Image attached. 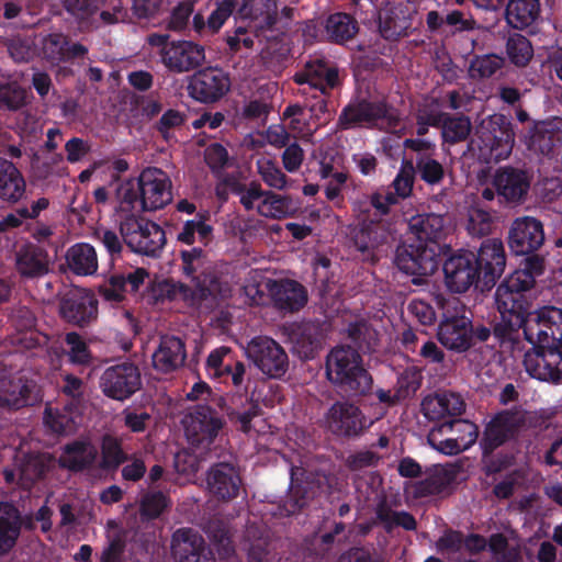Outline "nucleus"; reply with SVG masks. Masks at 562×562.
Segmentation results:
<instances>
[{
  "instance_id": "27",
  "label": "nucleus",
  "mask_w": 562,
  "mask_h": 562,
  "mask_svg": "<svg viewBox=\"0 0 562 562\" xmlns=\"http://www.w3.org/2000/svg\"><path fill=\"white\" fill-rule=\"evenodd\" d=\"M186 359L183 342L173 336L164 337L153 355L154 367L161 372H170L179 368Z\"/></svg>"
},
{
  "instance_id": "44",
  "label": "nucleus",
  "mask_w": 562,
  "mask_h": 562,
  "mask_svg": "<svg viewBox=\"0 0 562 562\" xmlns=\"http://www.w3.org/2000/svg\"><path fill=\"white\" fill-rule=\"evenodd\" d=\"M492 218L491 215L476 206H473L468 212L467 231L472 236H483L491 231Z\"/></svg>"
},
{
  "instance_id": "19",
  "label": "nucleus",
  "mask_w": 562,
  "mask_h": 562,
  "mask_svg": "<svg viewBox=\"0 0 562 562\" xmlns=\"http://www.w3.org/2000/svg\"><path fill=\"white\" fill-rule=\"evenodd\" d=\"M475 266L477 273L482 274L487 284H494L506 267V255L504 245L499 239H487L480 247L475 256Z\"/></svg>"
},
{
  "instance_id": "25",
  "label": "nucleus",
  "mask_w": 562,
  "mask_h": 562,
  "mask_svg": "<svg viewBox=\"0 0 562 562\" xmlns=\"http://www.w3.org/2000/svg\"><path fill=\"white\" fill-rule=\"evenodd\" d=\"M471 322L465 316L445 318L438 329L439 341L448 349L462 351L470 346Z\"/></svg>"
},
{
  "instance_id": "52",
  "label": "nucleus",
  "mask_w": 562,
  "mask_h": 562,
  "mask_svg": "<svg viewBox=\"0 0 562 562\" xmlns=\"http://www.w3.org/2000/svg\"><path fill=\"white\" fill-rule=\"evenodd\" d=\"M417 169L422 179L429 184L438 183L445 173L442 166L431 158L420 159L417 162Z\"/></svg>"
},
{
  "instance_id": "50",
  "label": "nucleus",
  "mask_w": 562,
  "mask_h": 562,
  "mask_svg": "<svg viewBox=\"0 0 562 562\" xmlns=\"http://www.w3.org/2000/svg\"><path fill=\"white\" fill-rule=\"evenodd\" d=\"M102 465L104 468H116L124 459L119 441L105 436L102 441Z\"/></svg>"
},
{
  "instance_id": "46",
  "label": "nucleus",
  "mask_w": 562,
  "mask_h": 562,
  "mask_svg": "<svg viewBox=\"0 0 562 562\" xmlns=\"http://www.w3.org/2000/svg\"><path fill=\"white\" fill-rule=\"evenodd\" d=\"M258 171L263 181L272 188L283 189L286 184L284 173L270 159L261 158L257 161Z\"/></svg>"
},
{
  "instance_id": "37",
  "label": "nucleus",
  "mask_w": 562,
  "mask_h": 562,
  "mask_svg": "<svg viewBox=\"0 0 562 562\" xmlns=\"http://www.w3.org/2000/svg\"><path fill=\"white\" fill-rule=\"evenodd\" d=\"M18 268L24 276H40L47 271V260L42 251L25 248L18 256Z\"/></svg>"
},
{
  "instance_id": "54",
  "label": "nucleus",
  "mask_w": 562,
  "mask_h": 562,
  "mask_svg": "<svg viewBox=\"0 0 562 562\" xmlns=\"http://www.w3.org/2000/svg\"><path fill=\"white\" fill-rule=\"evenodd\" d=\"M45 424L55 432H68L74 429V417L66 416L58 412L54 413L52 408L45 411Z\"/></svg>"
},
{
  "instance_id": "30",
  "label": "nucleus",
  "mask_w": 562,
  "mask_h": 562,
  "mask_svg": "<svg viewBox=\"0 0 562 562\" xmlns=\"http://www.w3.org/2000/svg\"><path fill=\"white\" fill-rule=\"evenodd\" d=\"M267 286L280 308L292 311L302 307L306 302L304 289L295 281H273L271 285L267 284Z\"/></svg>"
},
{
  "instance_id": "34",
  "label": "nucleus",
  "mask_w": 562,
  "mask_h": 562,
  "mask_svg": "<svg viewBox=\"0 0 562 562\" xmlns=\"http://www.w3.org/2000/svg\"><path fill=\"white\" fill-rule=\"evenodd\" d=\"M67 262L69 268L77 274H92L98 269V259L95 250L89 244H76L67 251Z\"/></svg>"
},
{
  "instance_id": "5",
  "label": "nucleus",
  "mask_w": 562,
  "mask_h": 562,
  "mask_svg": "<svg viewBox=\"0 0 562 562\" xmlns=\"http://www.w3.org/2000/svg\"><path fill=\"white\" fill-rule=\"evenodd\" d=\"M235 18L238 25L235 35L229 36L227 43L235 49L240 44L249 48L254 45V40L247 33L258 37L271 30L278 20V7L274 0H240Z\"/></svg>"
},
{
  "instance_id": "55",
  "label": "nucleus",
  "mask_w": 562,
  "mask_h": 562,
  "mask_svg": "<svg viewBox=\"0 0 562 562\" xmlns=\"http://www.w3.org/2000/svg\"><path fill=\"white\" fill-rule=\"evenodd\" d=\"M116 528L114 521L108 522V532H109V546L103 550L101 555L102 562H119L121 554L123 552V542L121 538L115 537V535H111V529Z\"/></svg>"
},
{
  "instance_id": "23",
  "label": "nucleus",
  "mask_w": 562,
  "mask_h": 562,
  "mask_svg": "<svg viewBox=\"0 0 562 562\" xmlns=\"http://www.w3.org/2000/svg\"><path fill=\"white\" fill-rule=\"evenodd\" d=\"M422 408L428 419L443 420L462 415L465 403L459 394L443 392L425 397Z\"/></svg>"
},
{
  "instance_id": "6",
  "label": "nucleus",
  "mask_w": 562,
  "mask_h": 562,
  "mask_svg": "<svg viewBox=\"0 0 562 562\" xmlns=\"http://www.w3.org/2000/svg\"><path fill=\"white\" fill-rule=\"evenodd\" d=\"M327 378L348 391L362 394L371 387L372 380L362 368L360 356L351 348H336L327 357Z\"/></svg>"
},
{
  "instance_id": "61",
  "label": "nucleus",
  "mask_w": 562,
  "mask_h": 562,
  "mask_svg": "<svg viewBox=\"0 0 562 562\" xmlns=\"http://www.w3.org/2000/svg\"><path fill=\"white\" fill-rule=\"evenodd\" d=\"M408 310L422 324L430 325L436 321V314L432 307L424 301H413Z\"/></svg>"
},
{
  "instance_id": "2",
  "label": "nucleus",
  "mask_w": 562,
  "mask_h": 562,
  "mask_svg": "<svg viewBox=\"0 0 562 562\" xmlns=\"http://www.w3.org/2000/svg\"><path fill=\"white\" fill-rule=\"evenodd\" d=\"M409 228L417 243L398 247L396 265L411 276H430L439 265L436 239L441 236L443 218L437 214L417 215L411 218Z\"/></svg>"
},
{
  "instance_id": "16",
  "label": "nucleus",
  "mask_w": 562,
  "mask_h": 562,
  "mask_svg": "<svg viewBox=\"0 0 562 562\" xmlns=\"http://www.w3.org/2000/svg\"><path fill=\"white\" fill-rule=\"evenodd\" d=\"M371 423H368L358 407L348 403L334 404L324 419V425L330 432L342 437L357 436Z\"/></svg>"
},
{
  "instance_id": "45",
  "label": "nucleus",
  "mask_w": 562,
  "mask_h": 562,
  "mask_svg": "<svg viewBox=\"0 0 562 562\" xmlns=\"http://www.w3.org/2000/svg\"><path fill=\"white\" fill-rule=\"evenodd\" d=\"M284 120L288 121L289 128L300 137H306L313 133V128L306 122V115L297 105L286 108L283 113Z\"/></svg>"
},
{
  "instance_id": "49",
  "label": "nucleus",
  "mask_w": 562,
  "mask_h": 562,
  "mask_svg": "<svg viewBox=\"0 0 562 562\" xmlns=\"http://www.w3.org/2000/svg\"><path fill=\"white\" fill-rule=\"evenodd\" d=\"M415 168L412 162L402 164L401 170L393 181L394 189L398 196L407 198L413 189Z\"/></svg>"
},
{
  "instance_id": "35",
  "label": "nucleus",
  "mask_w": 562,
  "mask_h": 562,
  "mask_svg": "<svg viewBox=\"0 0 562 562\" xmlns=\"http://www.w3.org/2000/svg\"><path fill=\"white\" fill-rule=\"evenodd\" d=\"M19 535L18 510L10 504L0 503V553L10 550Z\"/></svg>"
},
{
  "instance_id": "22",
  "label": "nucleus",
  "mask_w": 562,
  "mask_h": 562,
  "mask_svg": "<svg viewBox=\"0 0 562 562\" xmlns=\"http://www.w3.org/2000/svg\"><path fill=\"white\" fill-rule=\"evenodd\" d=\"M60 313L68 322L83 325L95 317L97 302L89 291L75 289L63 300Z\"/></svg>"
},
{
  "instance_id": "38",
  "label": "nucleus",
  "mask_w": 562,
  "mask_h": 562,
  "mask_svg": "<svg viewBox=\"0 0 562 562\" xmlns=\"http://www.w3.org/2000/svg\"><path fill=\"white\" fill-rule=\"evenodd\" d=\"M326 32L331 40L345 42L356 34V24L349 15L336 13L328 18Z\"/></svg>"
},
{
  "instance_id": "33",
  "label": "nucleus",
  "mask_w": 562,
  "mask_h": 562,
  "mask_svg": "<svg viewBox=\"0 0 562 562\" xmlns=\"http://www.w3.org/2000/svg\"><path fill=\"white\" fill-rule=\"evenodd\" d=\"M97 457L95 448L87 441H76L64 448L59 463L69 470H80L91 464Z\"/></svg>"
},
{
  "instance_id": "42",
  "label": "nucleus",
  "mask_w": 562,
  "mask_h": 562,
  "mask_svg": "<svg viewBox=\"0 0 562 562\" xmlns=\"http://www.w3.org/2000/svg\"><path fill=\"white\" fill-rule=\"evenodd\" d=\"M471 132V123L467 117H450L443 121L442 137L447 143L464 140Z\"/></svg>"
},
{
  "instance_id": "60",
  "label": "nucleus",
  "mask_w": 562,
  "mask_h": 562,
  "mask_svg": "<svg viewBox=\"0 0 562 562\" xmlns=\"http://www.w3.org/2000/svg\"><path fill=\"white\" fill-rule=\"evenodd\" d=\"M304 159V151L297 144L285 148L282 155V162L286 171L295 172L300 169Z\"/></svg>"
},
{
  "instance_id": "24",
  "label": "nucleus",
  "mask_w": 562,
  "mask_h": 562,
  "mask_svg": "<svg viewBox=\"0 0 562 562\" xmlns=\"http://www.w3.org/2000/svg\"><path fill=\"white\" fill-rule=\"evenodd\" d=\"M494 186L498 195L509 203L522 202L530 188L526 172L514 169H502L494 177Z\"/></svg>"
},
{
  "instance_id": "12",
  "label": "nucleus",
  "mask_w": 562,
  "mask_h": 562,
  "mask_svg": "<svg viewBox=\"0 0 562 562\" xmlns=\"http://www.w3.org/2000/svg\"><path fill=\"white\" fill-rule=\"evenodd\" d=\"M544 243L542 223L532 216H521L513 221L508 232V246L516 256L538 250Z\"/></svg>"
},
{
  "instance_id": "51",
  "label": "nucleus",
  "mask_w": 562,
  "mask_h": 562,
  "mask_svg": "<svg viewBox=\"0 0 562 562\" xmlns=\"http://www.w3.org/2000/svg\"><path fill=\"white\" fill-rule=\"evenodd\" d=\"M267 284L271 285L272 281L262 280L261 276L257 272H255L244 284V293L247 297L248 302L251 304H259L262 301L263 291L265 289L269 290V286Z\"/></svg>"
},
{
  "instance_id": "63",
  "label": "nucleus",
  "mask_w": 562,
  "mask_h": 562,
  "mask_svg": "<svg viewBox=\"0 0 562 562\" xmlns=\"http://www.w3.org/2000/svg\"><path fill=\"white\" fill-rule=\"evenodd\" d=\"M227 157L226 149L220 144H212L205 150V161L212 169L223 167Z\"/></svg>"
},
{
  "instance_id": "1",
  "label": "nucleus",
  "mask_w": 562,
  "mask_h": 562,
  "mask_svg": "<svg viewBox=\"0 0 562 562\" xmlns=\"http://www.w3.org/2000/svg\"><path fill=\"white\" fill-rule=\"evenodd\" d=\"M507 325L522 327L526 339L535 347L525 353L524 366L527 373L539 381L561 383L562 310H529L520 324Z\"/></svg>"
},
{
  "instance_id": "4",
  "label": "nucleus",
  "mask_w": 562,
  "mask_h": 562,
  "mask_svg": "<svg viewBox=\"0 0 562 562\" xmlns=\"http://www.w3.org/2000/svg\"><path fill=\"white\" fill-rule=\"evenodd\" d=\"M172 183L169 176L159 168L144 169L136 182L124 181L117 189V212L130 213L136 210L156 211L165 207L172 201Z\"/></svg>"
},
{
  "instance_id": "56",
  "label": "nucleus",
  "mask_w": 562,
  "mask_h": 562,
  "mask_svg": "<svg viewBox=\"0 0 562 562\" xmlns=\"http://www.w3.org/2000/svg\"><path fill=\"white\" fill-rule=\"evenodd\" d=\"M381 26L380 31L385 38H394L405 33L409 23L405 16L395 19H387L380 16Z\"/></svg>"
},
{
  "instance_id": "62",
  "label": "nucleus",
  "mask_w": 562,
  "mask_h": 562,
  "mask_svg": "<svg viewBox=\"0 0 562 562\" xmlns=\"http://www.w3.org/2000/svg\"><path fill=\"white\" fill-rule=\"evenodd\" d=\"M241 549L247 552L250 562H263L267 557L266 541L260 538L254 543L248 538L245 539Z\"/></svg>"
},
{
  "instance_id": "15",
  "label": "nucleus",
  "mask_w": 562,
  "mask_h": 562,
  "mask_svg": "<svg viewBox=\"0 0 562 562\" xmlns=\"http://www.w3.org/2000/svg\"><path fill=\"white\" fill-rule=\"evenodd\" d=\"M228 76L218 68H206L195 72L189 82V94L201 102H213L229 90Z\"/></svg>"
},
{
  "instance_id": "20",
  "label": "nucleus",
  "mask_w": 562,
  "mask_h": 562,
  "mask_svg": "<svg viewBox=\"0 0 562 562\" xmlns=\"http://www.w3.org/2000/svg\"><path fill=\"white\" fill-rule=\"evenodd\" d=\"M205 369L212 379H231L238 386L243 383L245 366L233 357L228 347H220L213 350L206 359Z\"/></svg>"
},
{
  "instance_id": "13",
  "label": "nucleus",
  "mask_w": 562,
  "mask_h": 562,
  "mask_svg": "<svg viewBox=\"0 0 562 562\" xmlns=\"http://www.w3.org/2000/svg\"><path fill=\"white\" fill-rule=\"evenodd\" d=\"M140 386L138 369L128 362L108 368L101 378V387L105 395L123 401Z\"/></svg>"
},
{
  "instance_id": "18",
  "label": "nucleus",
  "mask_w": 562,
  "mask_h": 562,
  "mask_svg": "<svg viewBox=\"0 0 562 562\" xmlns=\"http://www.w3.org/2000/svg\"><path fill=\"white\" fill-rule=\"evenodd\" d=\"M443 271L446 284L452 292H465L479 277L475 255L462 252L451 256L445 262Z\"/></svg>"
},
{
  "instance_id": "58",
  "label": "nucleus",
  "mask_w": 562,
  "mask_h": 562,
  "mask_svg": "<svg viewBox=\"0 0 562 562\" xmlns=\"http://www.w3.org/2000/svg\"><path fill=\"white\" fill-rule=\"evenodd\" d=\"M506 546V539L502 535H494L490 539V549L496 555L497 562H520L519 554L515 550L499 555Z\"/></svg>"
},
{
  "instance_id": "17",
  "label": "nucleus",
  "mask_w": 562,
  "mask_h": 562,
  "mask_svg": "<svg viewBox=\"0 0 562 562\" xmlns=\"http://www.w3.org/2000/svg\"><path fill=\"white\" fill-rule=\"evenodd\" d=\"M183 426L192 446H207L217 435L222 423L209 407L199 406L184 417Z\"/></svg>"
},
{
  "instance_id": "29",
  "label": "nucleus",
  "mask_w": 562,
  "mask_h": 562,
  "mask_svg": "<svg viewBox=\"0 0 562 562\" xmlns=\"http://www.w3.org/2000/svg\"><path fill=\"white\" fill-rule=\"evenodd\" d=\"M25 193V181L18 168L0 158V200L8 203L19 202Z\"/></svg>"
},
{
  "instance_id": "3",
  "label": "nucleus",
  "mask_w": 562,
  "mask_h": 562,
  "mask_svg": "<svg viewBox=\"0 0 562 562\" xmlns=\"http://www.w3.org/2000/svg\"><path fill=\"white\" fill-rule=\"evenodd\" d=\"M544 272V260L539 256L525 259L522 266L509 273L497 286L495 304L506 324H520L522 316L531 308L527 296L536 279Z\"/></svg>"
},
{
  "instance_id": "32",
  "label": "nucleus",
  "mask_w": 562,
  "mask_h": 562,
  "mask_svg": "<svg viewBox=\"0 0 562 562\" xmlns=\"http://www.w3.org/2000/svg\"><path fill=\"white\" fill-rule=\"evenodd\" d=\"M539 15V0H509L506 7V21L515 29L530 26Z\"/></svg>"
},
{
  "instance_id": "26",
  "label": "nucleus",
  "mask_w": 562,
  "mask_h": 562,
  "mask_svg": "<svg viewBox=\"0 0 562 562\" xmlns=\"http://www.w3.org/2000/svg\"><path fill=\"white\" fill-rule=\"evenodd\" d=\"M206 484L210 493L214 496L227 499L238 494L240 479L233 467L220 464L209 472Z\"/></svg>"
},
{
  "instance_id": "64",
  "label": "nucleus",
  "mask_w": 562,
  "mask_h": 562,
  "mask_svg": "<svg viewBox=\"0 0 562 562\" xmlns=\"http://www.w3.org/2000/svg\"><path fill=\"white\" fill-rule=\"evenodd\" d=\"M336 562H383L381 559L373 558L370 552L363 548H352L344 552Z\"/></svg>"
},
{
  "instance_id": "31",
  "label": "nucleus",
  "mask_w": 562,
  "mask_h": 562,
  "mask_svg": "<svg viewBox=\"0 0 562 562\" xmlns=\"http://www.w3.org/2000/svg\"><path fill=\"white\" fill-rule=\"evenodd\" d=\"M337 76L335 69L327 67L321 60H315L307 64L304 72L295 76V81L300 85L307 83L324 93L327 88L335 86Z\"/></svg>"
},
{
  "instance_id": "28",
  "label": "nucleus",
  "mask_w": 562,
  "mask_h": 562,
  "mask_svg": "<svg viewBox=\"0 0 562 562\" xmlns=\"http://www.w3.org/2000/svg\"><path fill=\"white\" fill-rule=\"evenodd\" d=\"M520 427L518 415L504 412L495 416L487 425L484 434V443L495 448L512 438Z\"/></svg>"
},
{
  "instance_id": "47",
  "label": "nucleus",
  "mask_w": 562,
  "mask_h": 562,
  "mask_svg": "<svg viewBox=\"0 0 562 562\" xmlns=\"http://www.w3.org/2000/svg\"><path fill=\"white\" fill-rule=\"evenodd\" d=\"M66 344L68 346L67 353L72 363L85 364L89 361L90 352L80 336L75 333L67 334Z\"/></svg>"
},
{
  "instance_id": "36",
  "label": "nucleus",
  "mask_w": 562,
  "mask_h": 562,
  "mask_svg": "<svg viewBox=\"0 0 562 562\" xmlns=\"http://www.w3.org/2000/svg\"><path fill=\"white\" fill-rule=\"evenodd\" d=\"M382 113L383 110L380 106L362 101L347 106L340 115L339 122L344 127L349 128L357 124L370 122Z\"/></svg>"
},
{
  "instance_id": "21",
  "label": "nucleus",
  "mask_w": 562,
  "mask_h": 562,
  "mask_svg": "<svg viewBox=\"0 0 562 562\" xmlns=\"http://www.w3.org/2000/svg\"><path fill=\"white\" fill-rule=\"evenodd\" d=\"M171 554L176 562H214L211 552L205 549L202 538L187 529L173 533Z\"/></svg>"
},
{
  "instance_id": "8",
  "label": "nucleus",
  "mask_w": 562,
  "mask_h": 562,
  "mask_svg": "<svg viewBox=\"0 0 562 562\" xmlns=\"http://www.w3.org/2000/svg\"><path fill=\"white\" fill-rule=\"evenodd\" d=\"M476 439V426L462 419L443 423L428 434V442L445 454H457L467 450Z\"/></svg>"
},
{
  "instance_id": "48",
  "label": "nucleus",
  "mask_w": 562,
  "mask_h": 562,
  "mask_svg": "<svg viewBox=\"0 0 562 562\" xmlns=\"http://www.w3.org/2000/svg\"><path fill=\"white\" fill-rule=\"evenodd\" d=\"M26 92L15 83L0 87V108L18 109L25 103Z\"/></svg>"
},
{
  "instance_id": "40",
  "label": "nucleus",
  "mask_w": 562,
  "mask_h": 562,
  "mask_svg": "<svg viewBox=\"0 0 562 562\" xmlns=\"http://www.w3.org/2000/svg\"><path fill=\"white\" fill-rule=\"evenodd\" d=\"M206 217L207 214L199 213L194 220L186 222L178 239L188 245L193 244L195 233L201 240L207 239L212 233V227L206 223Z\"/></svg>"
},
{
  "instance_id": "11",
  "label": "nucleus",
  "mask_w": 562,
  "mask_h": 562,
  "mask_svg": "<svg viewBox=\"0 0 562 562\" xmlns=\"http://www.w3.org/2000/svg\"><path fill=\"white\" fill-rule=\"evenodd\" d=\"M244 349L247 358L266 375L279 378L285 373L288 357L274 340L268 337H256Z\"/></svg>"
},
{
  "instance_id": "59",
  "label": "nucleus",
  "mask_w": 562,
  "mask_h": 562,
  "mask_svg": "<svg viewBox=\"0 0 562 562\" xmlns=\"http://www.w3.org/2000/svg\"><path fill=\"white\" fill-rule=\"evenodd\" d=\"M167 507V498L162 494H153L144 498L142 514L148 518L157 517Z\"/></svg>"
},
{
  "instance_id": "14",
  "label": "nucleus",
  "mask_w": 562,
  "mask_h": 562,
  "mask_svg": "<svg viewBox=\"0 0 562 562\" xmlns=\"http://www.w3.org/2000/svg\"><path fill=\"white\" fill-rule=\"evenodd\" d=\"M491 130L484 134V145L480 147L481 156L486 160L507 158L513 149L515 134L510 123L501 114L490 116Z\"/></svg>"
},
{
  "instance_id": "53",
  "label": "nucleus",
  "mask_w": 562,
  "mask_h": 562,
  "mask_svg": "<svg viewBox=\"0 0 562 562\" xmlns=\"http://www.w3.org/2000/svg\"><path fill=\"white\" fill-rule=\"evenodd\" d=\"M199 465L200 463L195 451L184 450L178 452L175 457L176 470L187 477L193 475L199 470Z\"/></svg>"
},
{
  "instance_id": "43",
  "label": "nucleus",
  "mask_w": 562,
  "mask_h": 562,
  "mask_svg": "<svg viewBox=\"0 0 562 562\" xmlns=\"http://www.w3.org/2000/svg\"><path fill=\"white\" fill-rule=\"evenodd\" d=\"M240 0H215V9L207 19V27L217 32L235 9L239 8Z\"/></svg>"
},
{
  "instance_id": "10",
  "label": "nucleus",
  "mask_w": 562,
  "mask_h": 562,
  "mask_svg": "<svg viewBox=\"0 0 562 562\" xmlns=\"http://www.w3.org/2000/svg\"><path fill=\"white\" fill-rule=\"evenodd\" d=\"M149 44L160 48L161 61L166 67L175 71H188L205 59L204 48L195 43L167 42L162 35H151Z\"/></svg>"
},
{
  "instance_id": "39",
  "label": "nucleus",
  "mask_w": 562,
  "mask_h": 562,
  "mask_svg": "<svg viewBox=\"0 0 562 562\" xmlns=\"http://www.w3.org/2000/svg\"><path fill=\"white\" fill-rule=\"evenodd\" d=\"M507 55L515 65L525 66L531 59L533 49L525 36L516 34L510 36L507 42Z\"/></svg>"
},
{
  "instance_id": "7",
  "label": "nucleus",
  "mask_w": 562,
  "mask_h": 562,
  "mask_svg": "<svg viewBox=\"0 0 562 562\" xmlns=\"http://www.w3.org/2000/svg\"><path fill=\"white\" fill-rule=\"evenodd\" d=\"M120 231L126 245L135 252L155 255L165 244V233L155 223L124 213Z\"/></svg>"
},
{
  "instance_id": "57",
  "label": "nucleus",
  "mask_w": 562,
  "mask_h": 562,
  "mask_svg": "<svg viewBox=\"0 0 562 562\" xmlns=\"http://www.w3.org/2000/svg\"><path fill=\"white\" fill-rule=\"evenodd\" d=\"M440 120L439 105L436 101H431L429 109H422L417 115L418 134L423 135L427 132L428 126L436 125Z\"/></svg>"
},
{
  "instance_id": "9",
  "label": "nucleus",
  "mask_w": 562,
  "mask_h": 562,
  "mask_svg": "<svg viewBox=\"0 0 562 562\" xmlns=\"http://www.w3.org/2000/svg\"><path fill=\"white\" fill-rule=\"evenodd\" d=\"M239 200L247 211H256L270 218H283L293 215L299 206L289 196L265 191L259 184L251 183L239 192Z\"/></svg>"
},
{
  "instance_id": "41",
  "label": "nucleus",
  "mask_w": 562,
  "mask_h": 562,
  "mask_svg": "<svg viewBox=\"0 0 562 562\" xmlns=\"http://www.w3.org/2000/svg\"><path fill=\"white\" fill-rule=\"evenodd\" d=\"M504 65V59L495 54L475 57L470 65V75L473 78H488Z\"/></svg>"
}]
</instances>
